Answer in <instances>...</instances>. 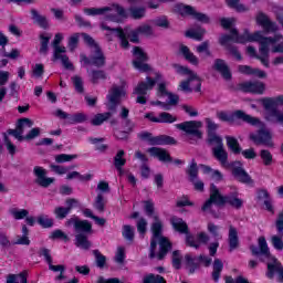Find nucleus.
<instances>
[{
	"label": "nucleus",
	"instance_id": "1",
	"mask_svg": "<svg viewBox=\"0 0 283 283\" xmlns=\"http://www.w3.org/2000/svg\"><path fill=\"white\" fill-rule=\"evenodd\" d=\"M229 41H233V43H248V42H256L260 43L259 51L263 54V57H259L262 65L264 67H271L269 62V48L272 45V52L274 54L283 53V35L275 34L274 36H264L261 31H256L253 34H250L245 31L244 34H238V30L231 29L230 35H222L219 40L221 45H228Z\"/></svg>",
	"mask_w": 283,
	"mask_h": 283
},
{
	"label": "nucleus",
	"instance_id": "52",
	"mask_svg": "<svg viewBox=\"0 0 283 283\" xmlns=\"http://www.w3.org/2000/svg\"><path fill=\"white\" fill-rule=\"evenodd\" d=\"M187 174L189 176L190 182H193V180H198V164L196 163V159L191 160V164L187 169Z\"/></svg>",
	"mask_w": 283,
	"mask_h": 283
},
{
	"label": "nucleus",
	"instance_id": "31",
	"mask_svg": "<svg viewBox=\"0 0 283 283\" xmlns=\"http://www.w3.org/2000/svg\"><path fill=\"white\" fill-rule=\"evenodd\" d=\"M170 222L175 231H177L178 233H184L185 235L189 233V226H187V222H185V220H182L181 218L172 217L170 219Z\"/></svg>",
	"mask_w": 283,
	"mask_h": 283
},
{
	"label": "nucleus",
	"instance_id": "24",
	"mask_svg": "<svg viewBox=\"0 0 283 283\" xmlns=\"http://www.w3.org/2000/svg\"><path fill=\"white\" fill-rule=\"evenodd\" d=\"M259 248L255 245L250 247L252 255H262L263 258H271V251L264 237H260L258 240Z\"/></svg>",
	"mask_w": 283,
	"mask_h": 283
},
{
	"label": "nucleus",
	"instance_id": "9",
	"mask_svg": "<svg viewBox=\"0 0 283 283\" xmlns=\"http://www.w3.org/2000/svg\"><path fill=\"white\" fill-rule=\"evenodd\" d=\"M156 81L149 76L146 77V81H142L137 84L134 90V94H137L136 103L139 105H147V92H151L156 87Z\"/></svg>",
	"mask_w": 283,
	"mask_h": 283
},
{
	"label": "nucleus",
	"instance_id": "33",
	"mask_svg": "<svg viewBox=\"0 0 283 283\" xmlns=\"http://www.w3.org/2000/svg\"><path fill=\"white\" fill-rule=\"evenodd\" d=\"M31 17L34 21V23L39 24L40 28H43V30H48L49 22L48 18L45 15H41L36 9H31Z\"/></svg>",
	"mask_w": 283,
	"mask_h": 283
},
{
	"label": "nucleus",
	"instance_id": "21",
	"mask_svg": "<svg viewBox=\"0 0 283 283\" xmlns=\"http://www.w3.org/2000/svg\"><path fill=\"white\" fill-rule=\"evenodd\" d=\"M276 229L279 232V235H272L271 243L276 251H283V211L279 213V217L276 219Z\"/></svg>",
	"mask_w": 283,
	"mask_h": 283
},
{
	"label": "nucleus",
	"instance_id": "51",
	"mask_svg": "<svg viewBox=\"0 0 283 283\" xmlns=\"http://www.w3.org/2000/svg\"><path fill=\"white\" fill-rule=\"evenodd\" d=\"M129 12H130V17L133 19H136V20H140V19H144L147 10L145 9V7H130L129 8Z\"/></svg>",
	"mask_w": 283,
	"mask_h": 283
},
{
	"label": "nucleus",
	"instance_id": "57",
	"mask_svg": "<svg viewBox=\"0 0 283 283\" xmlns=\"http://www.w3.org/2000/svg\"><path fill=\"white\" fill-rule=\"evenodd\" d=\"M137 31L142 36H154V28L149 24H140L137 27Z\"/></svg>",
	"mask_w": 283,
	"mask_h": 283
},
{
	"label": "nucleus",
	"instance_id": "5",
	"mask_svg": "<svg viewBox=\"0 0 283 283\" xmlns=\"http://www.w3.org/2000/svg\"><path fill=\"white\" fill-rule=\"evenodd\" d=\"M262 105L265 111V118L270 123H280V125H283V113L277 109L279 105H283V95L263 98Z\"/></svg>",
	"mask_w": 283,
	"mask_h": 283
},
{
	"label": "nucleus",
	"instance_id": "2",
	"mask_svg": "<svg viewBox=\"0 0 283 283\" xmlns=\"http://www.w3.org/2000/svg\"><path fill=\"white\" fill-rule=\"evenodd\" d=\"M145 211L148 218H153L154 222L150 226L151 238H150V252L149 258L154 260L156 258V247L159 244V252L157 259L163 260L169 251H171V242L165 235H163V221L157 214H154V203L151 200L144 201Z\"/></svg>",
	"mask_w": 283,
	"mask_h": 283
},
{
	"label": "nucleus",
	"instance_id": "3",
	"mask_svg": "<svg viewBox=\"0 0 283 283\" xmlns=\"http://www.w3.org/2000/svg\"><path fill=\"white\" fill-rule=\"evenodd\" d=\"M65 227H73L75 232V247L88 251L92 247V241H90L88 235L94 233L92 229V223L87 220H80L78 217L73 216L66 222Z\"/></svg>",
	"mask_w": 283,
	"mask_h": 283
},
{
	"label": "nucleus",
	"instance_id": "11",
	"mask_svg": "<svg viewBox=\"0 0 283 283\" xmlns=\"http://www.w3.org/2000/svg\"><path fill=\"white\" fill-rule=\"evenodd\" d=\"M133 65L135 70H139V72H149L151 67L149 64H147V61H149V57L147 56V53L139 46H134L133 49Z\"/></svg>",
	"mask_w": 283,
	"mask_h": 283
},
{
	"label": "nucleus",
	"instance_id": "32",
	"mask_svg": "<svg viewBox=\"0 0 283 283\" xmlns=\"http://www.w3.org/2000/svg\"><path fill=\"white\" fill-rule=\"evenodd\" d=\"M200 168L202 169L203 174L210 176L211 180H214V182H222L223 176L220 170H213L207 165H200Z\"/></svg>",
	"mask_w": 283,
	"mask_h": 283
},
{
	"label": "nucleus",
	"instance_id": "25",
	"mask_svg": "<svg viewBox=\"0 0 283 283\" xmlns=\"http://www.w3.org/2000/svg\"><path fill=\"white\" fill-rule=\"evenodd\" d=\"M256 23L259 25H262V28H263V30H265V32H277V30H280V28L277 27V23L271 21V19H269V15H266L264 13L258 14Z\"/></svg>",
	"mask_w": 283,
	"mask_h": 283
},
{
	"label": "nucleus",
	"instance_id": "30",
	"mask_svg": "<svg viewBox=\"0 0 283 283\" xmlns=\"http://www.w3.org/2000/svg\"><path fill=\"white\" fill-rule=\"evenodd\" d=\"M212 155L217 160L220 161L222 167H226L228 160H229V154L224 149V146H219V147H212Z\"/></svg>",
	"mask_w": 283,
	"mask_h": 283
},
{
	"label": "nucleus",
	"instance_id": "63",
	"mask_svg": "<svg viewBox=\"0 0 283 283\" xmlns=\"http://www.w3.org/2000/svg\"><path fill=\"white\" fill-rule=\"evenodd\" d=\"M69 50L74 52L76 48H78V33H74L69 38Z\"/></svg>",
	"mask_w": 283,
	"mask_h": 283
},
{
	"label": "nucleus",
	"instance_id": "27",
	"mask_svg": "<svg viewBox=\"0 0 283 283\" xmlns=\"http://www.w3.org/2000/svg\"><path fill=\"white\" fill-rule=\"evenodd\" d=\"M147 151L153 158H158L160 163H171L174 160L165 148L151 147Z\"/></svg>",
	"mask_w": 283,
	"mask_h": 283
},
{
	"label": "nucleus",
	"instance_id": "46",
	"mask_svg": "<svg viewBox=\"0 0 283 283\" xmlns=\"http://www.w3.org/2000/svg\"><path fill=\"white\" fill-rule=\"evenodd\" d=\"M207 143L211 147H223L224 146V144L222 143V137L218 136V134H216V133L208 134Z\"/></svg>",
	"mask_w": 283,
	"mask_h": 283
},
{
	"label": "nucleus",
	"instance_id": "35",
	"mask_svg": "<svg viewBox=\"0 0 283 283\" xmlns=\"http://www.w3.org/2000/svg\"><path fill=\"white\" fill-rule=\"evenodd\" d=\"M226 203L233 207V209H242L244 201L238 197V192L226 196Z\"/></svg>",
	"mask_w": 283,
	"mask_h": 283
},
{
	"label": "nucleus",
	"instance_id": "41",
	"mask_svg": "<svg viewBox=\"0 0 283 283\" xmlns=\"http://www.w3.org/2000/svg\"><path fill=\"white\" fill-rule=\"evenodd\" d=\"M205 34H207V31L203 28L191 29L186 32V36L196 41H202Z\"/></svg>",
	"mask_w": 283,
	"mask_h": 283
},
{
	"label": "nucleus",
	"instance_id": "43",
	"mask_svg": "<svg viewBox=\"0 0 283 283\" xmlns=\"http://www.w3.org/2000/svg\"><path fill=\"white\" fill-rule=\"evenodd\" d=\"M227 146L232 150L233 154H241L242 148L240 147V143L235 137L226 136Z\"/></svg>",
	"mask_w": 283,
	"mask_h": 283
},
{
	"label": "nucleus",
	"instance_id": "64",
	"mask_svg": "<svg viewBox=\"0 0 283 283\" xmlns=\"http://www.w3.org/2000/svg\"><path fill=\"white\" fill-rule=\"evenodd\" d=\"M198 54L206 53V56H211V51L209 50V41H205L196 48Z\"/></svg>",
	"mask_w": 283,
	"mask_h": 283
},
{
	"label": "nucleus",
	"instance_id": "36",
	"mask_svg": "<svg viewBox=\"0 0 283 283\" xmlns=\"http://www.w3.org/2000/svg\"><path fill=\"white\" fill-rule=\"evenodd\" d=\"M113 160L115 169H117V171H123V167L127 164V159H125V150H118Z\"/></svg>",
	"mask_w": 283,
	"mask_h": 283
},
{
	"label": "nucleus",
	"instance_id": "61",
	"mask_svg": "<svg viewBox=\"0 0 283 283\" xmlns=\"http://www.w3.org/2000/svg\"><path fill=\"white\" fill-rule=\"evenodd\" d=\"M72 81H73V85L75 87V91L78 93V94H83L85 92V88L83 87V78H81V76H74L72 77Z\"/></svg>",
	"mask_w": 283,
	"mask_h": 283
},
{
	"label": "nucleus",
	"instance_id": "53",
	"mask_svg": "<svg viewBox=\"0 0 283 283\" xmlns=\"http://www.w3.org/2000/svg\"><path fill=\"white\" fill-rule=\"evenodd\" d=\"M87 116L85 113H75L69 117V125H77L78 123H85Z\"/></svg>",
	"mask_w": 283,
	"mask_h": 283
},
{
	"label": "nucleus",
	"instance_id": "8",
	"mask_svg": "<svg viewBox=\"0 0 283 283\" xmlns=\"http://www.w3.org/2000/svg\"><path fill=\"white\" fill-rule=\"evenodd\" d=\"M219 120L224 123H235V120H243V123H249V125H262L259 118L248 115L243 111H235L232 114H227L226 112H220L217 114Z\"/></svg>",
	"mask_w": 283,
	"mask_h": 283
},
{
	"label": "nucleus",
	"instance_id": "45",
	"mask_svg": "<svg viewBox=\"0 0 283 283\" xmlns=\"http://www.w3.org/2000/svg\"><path fill=\"white\" fill-rule=\"evenodd\" d=\"M91 76V83L94 85L98 84V81H105L107 78V74L105 71H99V70H93L90 72Z\"/></svg>",
	"mask_w": 283,
	"mask_h": 283
},
{
	"label": "nucleus",
	"instance_id": "38",
	"mask_svg": "<svg viewBox=\"0 0 283 283\" xmlns=\"http://www.w3.org/2000/svg\"><path fill=\"white\" fill-rule=\"evenodd\" d=\"M180 53L188 63H191L192 65H198V63H200L198 56H196L186 45L180 46Z\"/></svg>",
	"mask_w": 283,
	"mask_h": 283
},
{
	"label": "nucleus",
	"instance_id": "22",
	"mask_svg": "<svg viewBox=\"0 0 283 283\" xmlns=\"http://www.w3.org/2000/svg\"><path fill=\"white\" fill-rule=\"evenodd\" d=\"M275 274L279 275L280 282H283L282 263L277 259L272 258V260L268 262L266 277H269V280H273V277H275Z\"/></svg>",
	"mask_w": 283,
	"mask_h": 283
},
{
	"label": "nucleus",
	"instance_id": "34",
	"mask_svg": "<svg viewBox=\"0 0 283 283\" xmlns=\"http://www.w3.org/2000/svg\"><path fill=\"white\" fill-rule=\"evenodd\" d=\"M258 200L264 202L265 209L273 213V201L271 200V196L266 190H259L258 191Z\"/></svg>",
	"mask_w": 283,
	"mask_h": 283
},
{
	"label": "nucleus",
	"instance_id": "54",
	"mask_svg": "<svg viewBox=\"0 0 283 283\" xmlns=\"http://www.w3.org/2000/svg\"><path fill=\"white\" fill-rule=\"evenodd\" d=\"M38 223L40 227H43V229H50L54 227V219H50L46 214H41L38 217Z\"/></svg>",
	"mask_w": 283,
	"mask_h": 283
},
{
	"label": "nucleus",
	"instance_id": "37",
	"mask_svg": "<svg viewBox=\"0 0 283 283\" xmlns=\"http://www.w3.org/2000/svg\"><path fill=\"white\" fill-rule=\"evenodd\" d=\"M30 230L28 226H22V235H17L13 244H21L24 247H30V238H28Z\"/></svg>",
	"mask_w": 283,
	"mask_h": 283
},
{
	"label": "nucleus",
	"instance_id": "39",
	"mask_svg": "<svg viewBox=\"0 0 283 283\" xmlns=\"http://www.w3.org/2000/svg\"><path fill=\"white\" fill-rule=\"evenodd\" d=\"M6 283H28V272L19 274H8Z\"/></svg>",
	"mask_w": 283,
	"mask_h": 283
},
{
	"label": "nucleus",
	"instance_id": "50",
	"mask_svg": "<svg viewBox=\"0 0 283 283\" xmlns=\"http://www.w3.org/2000/svg\"><path fill=\"white\" fill-rule=\"evenodd\" d=\"M32 125H34V122H32V119L30 118H21L18 120V132H21V136H23V134L25 133V128L28 127V129L32 128Z\"/></svg>",
	"mask_w": 283,
	"mask_h": 283
},
{
	"label": "nucleus",
	"instance_id": "49",
	"mask_svg": "<svg viewBox=\"0 0 283 283\" xmlns=\"http://www.w3.org/2000/svg\"><path fill=\"white\" fill-rule=\"evenodd\" d=\"M74 178L81 182H87L92 180V175H81L78 171H72L66 175V180H74Z\"/></svg>",
	"mask_w": 283,
	"mask_h": 283
},
{
	"label": "nucleus",
	"instance_id": "47",
	"mask_svg": "<svg viewBox=\"0 0 283 283\" xmlns=\"http://www.w3.org/2000/svg\"><path fill=\"white\" fill-rule=\"evenodd\" d=\"M10 216L14 218V220H23L27 216H30V211L27 209L11 208L9 209Z\"/></svg>",
	"mask_w": 283,
	"mask_h": 283
},
{
	"label": "nucleus",
	"instance_id": "56",
	"mask_svg": "<svg viewBox=\"0 0 283 283\" xmlns=\"http://www.w3.org/2000/svg\"><path fill=\"white\" fill-rule=\"evenodd\" d=\"M260 156L265 167H271V165H273V155L271 151L263 149L260 151Z\"/></svg>",
	"mask_w": 283,
	"mask_h": 283
},
{
	"label": "nucleus",
	"instance_id": "59",
	"mask_svg": "<svg viewBox=\"0 0 283 283\" xmlns=\"http://www.w3.org/2000/svg\"><path fill=\"white\" fill-rule=\"evenodd\" d=\"M143 283H167V282L165 281V277H163L161 275L148 274L144 277Z\"/></svg>",
	"mask_w": 283,
	"mask_h": 283
},
{
	"label": "nucleus",
	"instance_id": "29",
	"mask_svg": "<svg viewBox=\"0 0 283 283\" xmlns=\"http://www.w3.org/2000/svg\"><path fill=\"white\" fill-rule=\"evenodd\" d=\"M228 242H229V250L235 251L238 247H240V239L238 238V229L235 227H229V234H228Z\"/></svg>",
	"mask_w": 283,
	"mask_h": 283
},
{
	"label": "nucleus",
	"instance_id": "6",
	"mask_svg": "<svg viewBox=\"0 0 283 283\" xmlns=\"http://www.w3.org/2000/svg\"><path fill=\"white\" fill-rule=\"evenodd\" d=\"M176 128L184 132L186 140L190 145H198L199 140H202V122L200 120H189L176 124Z\"/></svg>",
	"mask_w": 283,
	"mask_h": 283
},
{
	"label": "nucleus",
	"instance_id": "28",
	"mask_svg": "<svg viewBox=\"0 0 283 283\" xmlns=\"http://www.w3.org/2000/svg\"><path fill=\"white\" fill-rule=\"evenodd\" d=\"M213 70L219 72V74H221V76L226 81H231V71L229 70V65H227V62H224V60L222 59L214 60Z\"/></svg>",
	"mask_w": 283,
	"mask_h": 283
},
{
	"label": "nucleus",
	"instance_id": "55",
	"mask_svg": "<svg viewBox=\"0 0 283 283\" xmlns=\"http://www.w3.org/2000/svg\"><path fill=\"white\" fill-rule=\"evenodd\" d=\"M93 207L94 209H96V211H98V213L105 212V198L102 193L97 195V197L95 198V202L93 203Z\"/></svg>",
	"mask_w": 283,
	"mask_h": 283
},
{
	"label": "nucleus",
	"instance_id": "16",
	"mask_svg": "<svg viewBox=\"0 0 283 283\" xmlns=\"http://www.w3.org/2000/svg\"><path fill=\"white\" fill-rule=\"evenodd\" d=\"M33 175L35 176V185H39V187H43L44 189H48V187L54 182V178L48 177V170L41 166H35L33 168Z\"/></svg>",
	"mask_w": 283,
	"mask_h": 283
},
{
	"label": "nucleus",
	"instance_id": "62",
	"mask_svg": "<svg viewBox=\"0 0 283 283\" xmlns=\"http://www.w3.org/2000/svg\"><path fill=\"white\" fill-rule=\"evenodd\" d=\"M76 158H77L76 155L60 154V155L55 156V161L59 164L71 163V160H74Z\"/></svg>",
	"mask_w": 283,
	"mask_h": 283
},
{
	"label": "nucleus",
	"instance_id": "44",
	"mask_svg": "<svg viewBox=\"0 0 283 283\" xmlns=\"http://www.w3.org/2000/svg\"><path fill=\"white\" fill-rule=\"evenodd\" d=\"M212 279L218 282L220 280V273H222V269H224V264L220 259H216L212 265Z\"/></svg>",
	"mask_w": 283,
	"mask_h": 283
},
{
	"label": "nucleus",
	"instance_id": "4",
	"mask_svg": "<svg viewBox=\"0 0 283 283\" xmlns=\"http://www.w3.org/2000/svg\"><path fill=\"white\" fill-rule=\"evenodd\" d=\"M83 12L87 17H105L106 21H113V23H120L123 19H127V10L120 4L104 8H84Z\"/></svg>",
	"mask_w": 283,
	"mask_h": 283
},
{
	"label": "nucleus",
	"instance_id": "40",
	"mask_svg": "<svg viewBox=\"0 0 283 283\" xmlns=\"http://www.w3.org/2000/svg\"><path fill=\"white\" fill-rule=\"evenodd\" d=\"M112 118V113L106 112V113H99L96 114L92 119H91V125H94L95 127H98L105 123V120H109Z\"/></svg>",
	"mask_w": 283,
	"mask_h": 283
},
{
	"label": "nucleus",
	"instance_id": "26",
	"mask_svg": "<svg viewBox=\"0 0 283 283\" xmlns=\"http://www.w3.org/2000/svg\"><path fill=\"white\" fill-rule=\"evenodd\" d=\"M145 118H148V120H150V123H176L178 120V117L164 112L160 113L159 116H155L154 113H148L145 115Z\"/></svg>",
	"mask_w": 283,
	"mask_h": 283
},
{
	"label": "nucleus",
	"instance_id": "13",
	"mask_svg": "<svg viewBox=\"0 0 283 283\" xmlns=\"http://www.w3.org/2000/svg\"><path fill=\"white\" fill-rule=\"evenodd\" d=\"M226 198L227 197H224L220 193V190L218 189V187L214 186V184H211L210 185V198L203 205L202 211H211V207H213V205H218V206L226 205Z\"/></svg>",
	"mask_w": 283,
	"mask_h": 283
},
{
	"label": "nucleus",
	"instance_id": "7",
	"mask_svg": "<svg viewBox=\"0 0 283 283\" xmlns=\"http://www.w3.org/2000/svg\"><path fill=\"white\" fill-rule=\"evenodd\" d=\"M175 70L177 72V74H188V80L187 81H182L179 85V88L181 90V92H186L187 94H191L193 92V90L196 92H200V87L202 86V82L200 80V76H198V74L193 73V71L189 70L186 66H181L176 64L175 65ZM191 83H195L196 87L192 88L191 87Z\"/></svg>",
	"mask_w": 283,
	"mask_h": 283
},
{
	"label": "nucleus",
	"instance_id": "14",
	"mask_svg": "<svg viewBox=\"0 0 283 283\" xmlns=\"http://www.w3.org/2000/svg\"><path fill=\"white\" fill-rule=\"evenodd\" d=\"M139 138L142 140H147L149 145L156 146V145H176V140L171 136L167 135H159V136H153L151 133H140Z\"/></svg>",
	"mask_w": 283,
	"mask_h": 283
},
{
	"label": "nucleus",
	"instance_id": "48",
	"mask_svg": "<svg viewBox=\"0 0 283 283\" xmlns=\"http://www.w3.org/2000/svg\"><path fill=\"white\" fill-rule=\"evenodd\" d=\"M93 255L95 258V263L97 269H105L107 264V258L101 253L98 250H93Z\"/></svg>",
	"mask_w": 283,
	"mask_h": 283
},
{
	"label": "nucleus",
	"instance_id": "58",
	"mask_svg": "<svg viewBox=\"0 0 283 283\" xmlns=\"http://www.w3.org/2000/svg\"><path fill=\"white\" fill-rule=\"evenodd\" d=\"M54 214H55V218H57V220H65V218L70 216V209L65 207H56L54 209Z\"/></svg>",
	"mask_w": 283,
	"mask_h": 283
},
{
	"label": "nucleus",
	"instance_id": "19",
	"mask_svg": "<svg viewBox=\"0 0 283 283\" xmlns=\"http://www.w3.org/2000/svg\"><path fill=\"white\" fill-rule=\"evenodd\" d=\"M251 140L255 145H265V147H273V142L271 140V132L266 127H262L258 134L250 135Z\"/></svg>",
	"mask_w": 283,
	"mask_h": 283
},
{
	"label": "nucleus",
	"instance_id": "15",
	"mask_svg": "<svg viewBox=\"0 0 283 283\" xmlns=\"http://www.w3.org/2000/svg\"><path fill=\"white\" fill-rule=\"evenodd\" d=\"M239 90L248 94H264L266 84L260 81H248L240 83Z\"/></svg>",
	"mask_w": 283,
	"mask_h": 283
},
{
	"label": "nucleus",
	"instance_id": "10",
	"mask_svg": "<svg viewBox=\"0 0 283 283\" xmlns=\"http://www.w3.org/2000/svg\"><path fill=\"white\" fill-rule=\"evenodd\" d=\"M80 60L84 65H95V67H104L105 65V54H103L98 45H95V49H93L91 57H87L85 53H81Z\"/></svg>",
	"mask_w": 283,
	"mask_h": 283
},
{
	"label": "nucleus",
	"instance_id": "17",
	"mask_svg": "<svg viewBox=\"0 0 283 283\" xmlns=\"http://www.w3.org/2000/svg\"><path fill=\"white\" fill-rule=\"evenodd\" d=\"M230 167H232V174L239 182H243L244 185H253V179H251V176L247 170L242 168V164L240 161H234L230 164Z\"/></svg>",
	"mask_w": 283,
	"mask_h": 283
},
{
	"label": "nucleus",
	"instance_id": "18",
	"mask_svg": "<svg viewBox=\"0 0 283 283\" xmlns=\"http://www.w3.org/2000/svg\"><path fill=\"white\" fill-rule=\"evenodd\" d=\"M176 8L182 17H186V14H190L201 23H209L210 21L209 15L197 12L191 6L178 4Z\"/></svg>",
	"mask_w": 283,
	"mask_h": 283
},
{
	"label": "nucleus",
	"instance_id": "12",
	"mask_svg": "<svg viewBox=\"0 0 283 283\" xmlns=\"http://www.w3.org/2000/svg\"><path fill=\"white\" fill-rule=\"evenodd\" d=\"M125 95V88L123 86H113L107 95V109L109 112H116L118 105H120V98Z\"/></svg>",
	"mask_w": 283,
	"mask_h": 283
},
{
	"label": "nucleus",
	"instance_id": "60",
	"mask_svg": "<svg viewBox=\"0 0 283 283\" xmlns=\"http://www.w3.org/2000/svg\"><path fill=\"white\" fill-rule=\"evenodd\" d=\"M122 235L123 238H125V240H128L129 242L134 241V228L127 224L124 226Z\"/></svg>",
	"mask_w": 283,
	"mask_h": 283
},
{
	"label": "nucleus",
	"instance_id": "20",
	"mask_svg": "<svg viewBox=\"0 0 283 283\" xmlns=\"http://www.w3.org/2000/svg\"><path fill=\"white\" fill-rule=\"evenodd\" d=\"M101 28L109 32L106 34L108 41H112V34H115L116 36L119 38L120 46L124 50H127V48H129V41H127V35H125V32L123 31V29H112L107 24H105V22L101 24Z\"/></svg>",
	"mask_w": 283,
	"mask_h": 283
},
{
	"label": "nucleus",
	"instance_id": "23",
	"mask_svg": "<svg viewBox=\"0 0 283 283\" xmlns=\"http://www.w3.org/2000/svg\"><path fill=\"white\" fill-rule=\"evenodd\" d=\"M66 52L65 46L53 49V61H61L65 70H74V64L70 62V57L65 54Z\"/></svg>",
	"mask_w": 283,
	"mask_h": 283
},
{
	"label": "nucleus",
	"instance_id": "42",
	"mask_svg": "<svg viewBox=\"0 0 283 283\" xmlns=\"http://www.w3.org/2000/svg\"><path fill=\"white\" fill-rule=\"evenodd\" d=\"M50 39H52L51 34H41L40 35V54H43L44 56L48 55V52L50 48Z\"/></svg>",
	"mask_w": 283,
	"mask_h": 283
}]
</instances>
